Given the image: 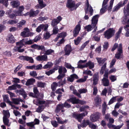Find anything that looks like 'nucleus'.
<instances>
[{"instance_id": "59", "label": "nucleus", "mask_w": 129, "mask_h": 129, "mask_svg": "<svg viewBox=\"0 0 129 129\" xmlns=\"http://www.w3.org/2000/svg\"><path fill=\"white\" fill-rule=\"evenodd\" d=\"M83 74L88 75L90 76H92V74L91 73V72L90 70L84 71L83 72Z\"/></svg>"}, {"instance_id": "38", "label": "nucleus", "mask_w": 129, "mask_h": 129, "mask_svg": "<svg viewBox=\"0 0 129 129\" xmlns=\"http://www.w3.org/2000/svg\"><path fill=\"white\" fill-rule=\"evenodd\" d=\"M96 59L97 60L98 63L100 64L103 63L106 60V59L105 58L102 59L101 58L98 57H96Z\"/></svg>"}, {"instance_id": "36", "label": "nucleus", "mask_w": 129, "mask_h": 129, "mask_svg": "<svg viewBox=\"0 0 129 129\" xmlns=\"http://www.w3.org/2000/svg\"><path fill=\"white\" fill-rule=\"evenodd\" d=\"M4 101L5 102L11 103V102L9 98L8 95H3Z\"/></svg>"}, {"instance_id": "29", "label": "nucleus", "mask_w": 129, "mask_h": 129, "mask_svg": "<svg viewBox=\"0 0 129 129\" xmlns=\"http://www.w3.org/2000/svg\"><path fill=\"white\" fill-rule=\"evenodd\" d=\"M35 80L33 78H30L28 80L25 84V85L27 86L33 84L35 82Z\"/></svg>"}, {"instance_id": "9", "label": "nucleus", "mask_w": 129, "mask_h": 129, "mask_svg": "<svg viewBox=\"0 0 129 129\" xmlns=\"http://www.w3.org/2000/svg\"><path fill=\"white\" fill-rule=\"evenodd\" d=\"M48 27V25L47 24H40L36 28V31L38 33L41 31L42 29H43L44 31H46L47 30Z\"/></svg>"}, {"instance_id": "22", "label": "nucleus", "mask_w": 129, "mask_h": 129, "mask_svg": "<svg viewBox=\"0 0 129 129\" xmlns=\"http://www.w3.org/2000/svg\"><path fill=\"white\" fill-rule=\"evenodd\" d=\"M78 78V76L76 74H74L70 75V77L67 78V81L71 82H73L75 78L77 79Z\"/></svg>"}, {"instance_id": "56", "label": "nucleus", "mask_w": 129, "mask_h": 129, "mask_svg": "<svg viewBox=\"0 0 129 129\" xmlns=\"http://www.w3.org/2000/svg\"><path fill=\"white\" fill-rule=\"evenodd\" d=\"M51 35L50 33L46 32V33L44 34V38L45 39H46L49 38L50 36Z\"/></svg>"}, {"instance_id": "11", "label": "nucleus", "mask_w": 129, "mask_h": 129, "mask_svg": "<svg viewBox=\"0 0 129 129\" xmlns=\"http://www.w3.org/2000/svg\"><path fill=\"white\" fill-rule=\"evenodd\" d=\"M62 19V17L59 16L56 18L54 19L52 21L51 25L53 26H54L60 22Z\"/></svg>"}, {"instance_id": "3", "label": "nucleus", "mask_w": 129, "mask_h": 129, "mask_svg": "<svg viewBox=\"0 0 129 129\" xmlns=\"http://www.w3.org/2000/svg\"><path fill=\"white\" fill-rule=\"evenodd\" d=\"M101 114L99 112H96L91 115L90 117V120L92 122L97 121L99 118Z\"/></svg>"}, {"instance_id": "44", "label": "nucleus", "mask_w": 129, "mask_h": 129, "mask_svg": "<svg viewBox=\"0 0 129 129\" xmlns=\"http://www.w3.org/2000/svg\"><path fill=\"white\" fill-rule=\"evenodd\" d=\"M123 28V27L122 26L119 29L117 33L116 34V37L117 38H119L120 36V34Z\"/></svg>"}, {"instance_id": "1", "label": "nucleus", "mask_w": 129, "mask_h": 129, "mask_svg": "<svg viewBox=\"0 0 129 129\" xmlns=\"http://www.w3.org/2000/svg\"><path fill=\"white\" fill-rule=\"evenodd\" d=\"M123 12L124 15L123 19V23H127L128 19L127 17L128 16L129 14V4L127 5L126 6L124 7L123 9Z\"/></svg>"}, {"instance_id": "24", "label": "nucleus", "mask_w": 129, "mask_h": 129, "mask_svg": "<svg viewBox=\"0 0 129 129\" xmlns=\"http://www.w3.org/2000/svg\"><path fill=\"white\" fill-rule=\"evenodd\" d=\"M10 4L13 7L16 8L19 6L20 4L18 1H13L11 2Z\"/></svg>"}, {"instance_id": "21", "label": "nucleus", "mask_w": 129, "mask_h": 129, "mask_svg": "<svg viewBox=\"0 0 129 129\" xmlns=\"http://www.w3.org/2000/svg\"><path fill=\"white\" fill-rule=\"evenodd\" d=\"M38 1L39 4L36 6L37 8L42 9L46 6V4L43 3V0H38Z\"/></svg>"}, {"instance_id": "40", "label": "nucleus", "mask_w": 129, "mask_h": 129, "mask_svg": "<svg viewBox=\"0 0 129 129\" xmlns=\"http://www.w3.org/2000/svg\"><path fill=\"white\" fill-rule=\"evenodd\" d=\"M3 113L4 114V116L3 118H9L10 116V114L8 111H3Z\"/></svg>"}, {"instance_id": "51", "label": "nucleus", "mask_w": 129, "mask_h": 129, "mask_svg": "<svg viewBox=\"0 0 129 129\" xmlns=\"http://www.w3.org/2000/svg\"><path fill=\"white\" fill-rule=\"evenodd\" d=\"M18 22V20H10L7 23L11 25H12Z\"/></svg>"}, {"instance_id": "50", "label": "nucleus", "mask_w": 129, "mask_h": 129, "mask_svg": "<svg viewBox=\"0 0 129 129\" xmlns=\"http://www.w3.org/2000/svg\"><path fill=\"white\" fill-rule=\"evenodd\" d=\"M13 113L16 116L20 117L21 116V114L20 112L17 110L14 109Z\"/></svg>"}, {"instance_id": "16", "label": "nucleus", "mask_w": 129, "mask_h": 129, "mask_svg": "<svg viewBox=\"0 0 129 129\" xmlns=\"http://www.w3.org/2000/svg\"><path fill=\"white\" fill-rule=\"evenodd\" d=\"M29 30L27 28H24L23 31L21 33V35L23 37H28L29 36Z\"/></svg>"}, {"instance_id": "7", "label": "nucleus", "mask_w": 129, "mask_h": 129, "mask_svg": "<svg viewBox=\"0 0 129 129\" xmlns=\"http://www.w3.org/2000/svg\"><path fill=\"white\" fill-rule=\"evenodd\" d=\"M19 58L20 60L28 61L31 63H33L34 62L33 59L31 57H29L27 56H24L22 55L20 56Z\"/></svg>"}, {"instance_id": "31", "label": "nucleus", "mask_w": 129, "mask_h": 129, "mask_svg": "<svg viewBox=\"0 0 129 129\" xmlns=\"http://www.w3.org/2000/svg\"><path fill=\"white\" fill-rule=\"evenodd\" d=\"M45 102V101L41 100L39 99H37L36 101H35L34 102V103L37 105L44 104Z\"/></svg>"}, {"instance_id": "60", "label": "nucleus", "mask_w": 129, "mask_h": 129, "mask_svg": "<svg viewBox=\"0 0 129 129\" xmlns=\"http://www.w3.org/2000/svg\"><path fill=\"white\" fill-rule=\"evenodd\" d=\"M44 108V107L43 106H40L36 110V111L38 112H42Z\"/></svg>"}, {"instance_id": "62", "label": "nucleus", "mask_w": 129, "mask_h": 129, "mask_svg": "<svg viewBox=\"0 0 129 129\" xmlns=\"http://www.w3.org/2000/svg\"><path fill=\"white\" fill-rule=\"evenodd\" d=\"M45 83L41 82H38L37 84V86L38 87L43 88L44 87Z\"/></svg>"}, {"instance_id": "5", "label": "nucleus", "mask_w": 129, "mask_h": 129, "mask_svg": "<svg viewBox=\"0 0 129 129\" xmlns=\"http://www.w3.org/2000/svg\"><path fill=\"white\" fill-rule=\"evenodd\" d=\"M85 10L86 14L88 10L89 12L90 13V15H92V13L93 12V10L92 8V7L90 5H89L88 0H86V6L85 8Z\"/></svg>"}, {"instance_id": "57", "label": "nucleus", "mask_w": 129, "mask_h": 129, "mask_svg": "<svg viewBox=\"0 0 129 129\" xmlns=\"http://www.w3.org/2000/svg\"><path fill=\"white\" fill-rule=\"evenodd\" d=\"M42 68V66L41 64H40L37 66L35 65L34 70H40Z\"/></svg>"}, {"instance_id": "25", "label": "nucleus", "mask_w": 129, "mask_h": 129, "mask_svg": "<svg viewBox=\"0 0 129 129\" xmlns=\"http://www.w3.org/2000/svg\"><path fill=\"white\" fill-rule=\"evenodd\" d=\"M78 101L79 99H77L75 97L71 98L67 100V101L71 102L73 104H78Z\"/></svg>"}, {"instance_id": "20", "label": "nucleus", "mask_w": 129, "mask_h": 129, "mask_svg": "<svg viewBox=\"0 0 129 129\" xmlns=\"http://www.w3.org/2000/svg\"><path fill=\"white\" fill-rule=\"evenodd\" d=\"M7 41L9 43L13 44L15 41V39L13 36L12 34L9 35L7 39Z\"/></svg>"}, {"instance_id": "49", "label": "nucleus", "mask_w": 129, "mask_h": 129, "mask_svg": "<svg viewBox=\"0 0 129 129\" xmlns=\"http://www.w3.org/2000/svg\"><path fill=\"white\" fill-rule=\"evenodd\" d=\"M94 27H93V26L90 25H88L85 27V29L87 31H89L92 30L93 28Z\"/></svg>"}, {"instance_id": "6", "label": "nucleus", "mask_w": 129, "mask_h": 129, "mask_svg": "<svg viewBox=\"0 0 129 129\" xmlns=\"http://www.w3.org/2000/svg\"><path fill=\"white\" fill-rule=\"evenodd\" d=\"M108 74L107 72H105L104 75V77L102 79V82L105 86H108L109 85V82L108 79Z\"/></svg>"}, {"instance_id": "8", "label": "nucleus", "mask_w": 129, "mask_h": 129, "mask_svg": "<svg viewBox=\"0 0 129 129\" xmlns=\"http://www.w3.org/2000/svg\"><path fill=\"white\" fill-rule=\"evenodd\" d=\"M87 114V113L86 112L79 114H74L73 115V116L74 117L77 119L79 122H81L83 117Z\"/></svg>"}, {"instance_id": "32", "label": "nucleus", "mask_w": 129, "mask_h": 129, "mask_svg": "<svg viewBox=\"0 0 129 129\" xmlns=\"http://www.w3.org/2000/svg\"><path fill=\"white\" fill-rule=\"evenodd\" d=\"M67 72L66 69L64 67L62 66H60L58 69L59 73L64 74Z\"/></svg>"}, {"instance_id": "58", "label": "nucleus", "mask_w": 129, "mask_h": 129, "mask_svg": "<svg viewBox=\"0 0 129 129\" xmlns=\"http://www.w3.org/2000/svg\"><path fill=\"white\" fill-rule=\"evenodd\" d=\"M73 94L76 95V96H77L78 98H81V95H80L79 93H78L77 92V90L76 89H75L73 91Z\"/></svg>"}, {"instance_id": "34", "label": "nucleus", "mask_w": 129, "mask_h": 129, "mask_svg": "<svg viewBox=\"0 0 129 129\" xmlns=\"http://www.w3.org/2000/svg\"><path fill=\"white\" fill-rule=\"evenodd\" d=\"M86 67H88L90 69L93 68L94 66V63L91 61H89L86 64Z\"/></svg>"}, {"instance_id": "41", "label": "nucleus", "mask_w": 129, "mask_h": 129, "mask_svg": "<svg viewBox=\"0 0 129 129\" xmlns=\"http://www.w3.org/2000/svg\"><path fill=\"white\" fill-rule=\"evenodd\" d=\"M65 66L67 68L71 69L73 72L74 71L75 69L74 68L72 67L70 64L66 62L65 63Z\"/></svg>"}, {"instance_id": "64", "label": "nucleus", "mask_w": 129, "mask_h": 129, "mask_svg": "<svg viewBox=\"0 0 129 129\" xmlns=\"http://www.w3.org/2000/svg\"><path fill=\"white\" fill-rule=\"evenodd\" d=\"M116 97H113L109 101L108 104L110 105L116 101Z\"/></svg>"}, {"instance_id": "18", "label": "nucleus", "mask_w": 129, "mask_h": 129, "mask_svg": "<svg viewBox=\"0 0 129 129\" xmlns=\"http://www.w3.org/2000/svg\"><path fill=\"white\" fill-rule=\"evenodd\" d=\"M108 0H104L102 4V7L100 10V12L101 14L104 13L105 12L107 9V5H106L108 2Z\"/></svg>"}, {"instance_id": "23", "label": "nucleus", "mask_w": 129, "mask_h": 129, "mask_svg": "<svg viewBox=\"0 0 129 129\" xmlns=\"http://www.w3.org/2000/svg\"><path fill=\"white\" fill-rule=\"evenodd\" d=\"M39 12V11L37 10L36 11H34L33 10H31L30 11L29 13H27V14L24 15L25 16H26V15L29 14V16L30 17H34L37 15Z\"/></svg>"}, {"instance_id": "2", "label": "nucleus", "mask_w": 129, "mask_h": 129, "mask_svg": "<svg viewBox=\"0 0 129 129\" xmlns=\"http://www.w3.org/2000/svg\"><path fill=\"white\" fill-rule=\"evenodd\" d=\"M115 32V31L113 28H109L105 32V37L108 39H109L114 35Z\"/></svg>"}, {"instance_id": "61", "label": "nucleus", "mask_w": 129, "mask_h": 129, "mask_svg": "<svg viewBox=\"0 0 129 129\" xmlns=\"http://www.w3.org/2000/svg\"><path fill=\"white\" fill-rule=\"evenodd\" d=\"M55 70L54 69H51L49 71L46 72L45 74L48 76L50 75L55 72Z\"/></svg>"}, {"instance_id": "37", "label": "nucleus", "mask_w": 129, "mask_h": 129, "mask_svg": "<svg viewBox=\"0 0 129 129\" xmlns=\"http://www.w3.org/2000/svg\"><path fill=\"white\" fill-rule=\"evenodd\" d=\"M26 23V21L24 20H22L21 21L17 24L18 28L22 27L23 25H24Z\"/></svg>"}, {"instance_id": "47", "label": "nucleus", "mask_w": 129, "mask_h": 129, "mask_svg": "<svg viewBox=\"0 0 129 129\" xmlns=\"http://www.w3.org/2000/svg\"><path fill=\"white\" fill-rule=\"evenodd\" d=\"M88 78L87 76H84L83 78H81L77 81V82L79 83L83 82H85Z\"/></svg>"}, {"instance_id": "48", "label": "nucleus", "mask_w": 129, "mask_h": 129, "mask_svg": "<svg viewBox=\"0 0 129 129\" xmlns=\"http://www.w3.org/2000/svg\"><path fill=\"white\" fill-rule=\"evenodd\" d=\"M34 92L35 94V96L36 98H38V94H39V91L36 87H35L33 89Z\"/></svg>"}, {"instance_id": "30", "label": "nucleus", "mask_w": 129, "mask_h": 129, "mask_svg": "<svg viewBox=\"0 0 129 129\" xmlns=\"http://www.w3.org/2000/svg\"><path fill=\"white\" fill-rule=\"evenodd\" d=\"M98 76L97 74H95L93 76V84L95 85L98 83Z\"/></svg>"}, {"instance_id": "46", "label": "nucleus", "mask_w": 129, "mask_h": 129, "mask_svg": "<svg viewBox=\"0 0 129 129\" xmlns=\"http://www.w3.org/2000/svg\"><path fill=\"white\" fill-rule=\"evenodd\" d=\"M82 39V38L80 37H77L76 40H74L75 44L76 45H78L81 42Z\"/></svg>"}, {"instance_id": "45", "label": "nucleus", "mask_w": 129, "mask_h": 129, "mask_svg": "<svg viewBox=\"0 0 129 129\" xmlns=\"http://www.w3.org/2000/svg\"><path fill=\"white\" fill-rule=\"evenodd\" d=\"M106 63H105L104 65L101 67L100 72V74H101L102 75L104 73V72L106 68Z\"/></svg>"}, {"instance_id": "26", "label": "nucleus", "mask_w": 129, "mask_h": 129, "mask_svg": "<svg viewBox=\"0 0 129 129\" xmlns=\"http://www.w3.org/2000/svg\"><path fill=\"white\" fill-rule=\"evenodd\" d=\"M123 6V5L122 4V2H120L114 7L113 9V11L115 12L117 11L121 7Z\"/></svg>"}, {"instance_id": "28", "label": "nucleus", "mask_w": 129, "mask_h": 129, "mask_svg": "<svg viewBox=\"0 0 129 129\" xmlns=\"http://www.w3.org/2000/svg\"><path fill=\"white\" fill-rule=\"evenodd\" d=\"M94 101L95 104L96 106H98L101 104V99L99 96H96L94 99Z\"/></svg>"}, {"instance_id": "35", "label": "nucleus", "mask_w": 129, "mask_h": 129, "mask_svg": "<svg viewBox=\"0 0 129 129\" xmlns=\"http://www.w3.org/2000/svg\"><path fill=\"white\" fill-rule=\"evenodd\" d=\"M12 100L13 103L16 104H19L20 102H22L23 101L20 98L12 99Z\"/></svg>"}, {"instance_id": "52", "label": "nucleus", "mask_w": 129, "mask_h": 129, "mask_svg": "<svg viewBox=\"0 0 129 129\" xmlns=\"http://www.w3.org/2000/svg\"><path fill=\"white\" fill-rule=\"evenodd\" d=\"M54 52V51L53 50L49 49L46 51L45 54L46 55H49L51 54L52 53Z\"/></svg>"}, {"instance_id": "13", "label": "nucleus", "mask_w": 129, "mask_h": 129, "mask_svg": "<svg viewBox=\"0 0 129 129\" xmlns=\"http://www.w3.org/2000/svg\"><path fill=\"white\" fill-rule=\"evenodd\" d=\"M81 30V25L80 24L76 25L73 31V36L76 37L78 34Z\"/></svg>"}, {"instance_id": "14", "label": "nucleus", "mask_w": 129, "mask_h": 129, "mask_svg": "<svg viewBox=\"0 0 129 129\" xmlns=\"http://www.w3.org/2000/svg\"><path fill=\"white\" fill-rule=\"evenodd\" d=\"M99 17V15H96L92 18L91 19V25L93 27H95L96 26L98 22Z\"/></svg>"}, {"instance_id": "42", "label": "nucleus", "mask_w": 129, "mask_h": 129, "mask_svg": "<svg viewBox=\"0 0 129 129\" xmlns=\"http://www.w3.org/2000/svg\"><path fill=\"white\" fill-rule=\"evenodd\" d=\"M57 86L58 85L57 83L55 82H53L51 85V88L52 90H55Z\"/></svg>"}, {"instance_id": "4", "label": "nucleus", "mask_w": 129, "mask_h": 129, "mask_svg": "<svg viewBox=\"0 0 129 129\" xmlns=\"http://www.w3.org/2000/svg\"><path fill=\"white\" fill-rule=\"evenodd\" d=\"M67 6L72 11L76 9V8L75 6L74 2L73 0H68L67 2Z\"/></svg>"}, {"instance_id": "17", "label": "nucleus", "mask_w": 129, "mask_h": 129, "mask_svg": "<svg viewBox=\"0 0 129 129\" xmlns=\"http://www.w3.org/2000/svg\"><path fill=\"white\" fill-rule=\"evenodd\" d=\"M15 92L17 94H19L21 95L25 99L26 96V93L23 89L21 88L19 90H17L15 91Z\"/></svg>"}, {"instance_id": "63", "label": "nucleus", "mask_w": 129, "mask_h": 129, "mask_svg": "<svg viewBox=\"0 0 129 129\" xmlns=\"http://www.w3.org/2000/svg\"><path fill=\"white\" fill-rule=\"evenodd\" d=\"M8 89V90H10L16 89V88L15 84H14L12 86H9Z\"/></svg>"}, {"instance_id": "39", "label": "nucleus", "mask_w": 129, "mask_h": 129, "mask_svg": "<svg viewBox=\"0 0 129 129\" xmlns=\"http://www.w3.org/2000/svg\"><path fill=\"white\" fill-rule=\"evenodd\" d=\"M8 118H3V121L5 125L9 126L11 124L9 122V120Z\"/></svg>"}, {"instance_id": "43", "label": "nucleus", "mask_w": 129, "mask_h": 129, "mask_svg": "<svg viewBox=\"0 0 129 129\" xmlns=\"http://www.w3.org/2000/svg\"><path fill=\"white\" fill-rule=\"evenodd\" d=\"M89 41H87L84 43L81 46L79 50L80 51L83 50L89 43Z\"/></svg>"}, {"instance_id": "55", "label": "nucleus", "mask_w": 129, "mask_h": 129, "mask_svg": "<svg viewBox=\"0 0 129 129\" xmlns=\"http://www.w3.org/2000/svg\"><path fill=\"white\" fill-rule=\"evenodd\" d=\"M114 1V0H111L110 1L109 6L108 9V10L109 11H110L112 9Z\"/></svg>"}, {"instance_id": "53", "label": "nucleus", "mask_w": 129, "mask_h": 129, "mask_svg": "<svg viewBox=\"0 0 129 129\" xmlns=\"http://www.w3.org/2000/svg\"><path fill=\"white\" fill-rule=\"evenodd\" d=\"M78 92L80 94L82 93H85L87 92V90L85 88L80 89L78 90Z\"/></svg>"}, {"instance_id": "15", "label": "nucleus", "mask_w": 129, "mask_h": 129, "mask_svg": "<svg viewBox=\"0 0 129 129\" xmlns=\"http://www.w3.org/2000/svg\"><path fill=\"white\" fill-rule=\"evenodd\" d=\"M64 50L65 55L68 56L69 55L72 51L71 46L69 45H66L64 48Z\"/></svg>"}, {"instance_id": "12", "label": "nucleus", "mask_w": 129, "mask_h": 129, "mask_svg": "<svg viewBox=\"0 0 129 129\" xmlns=\"http://www.w3.org/2000/svg\"><path fill=\"white\" fill-rule=\"evenodd\" d=\"M24 41V39H23L19 42H17L16 43V45L18 46H19V47H18V51L19 52H22L24 51V49H21V48L22 46L24 45V42H23Z\"/></svg>"}, {"instance_id": "10", "label": "nucleus", "mask_w": 129, "mask_h": 129, "mask_svg": "<svg viewBox=\"0 0 129 129\" xmlns=\"http://www.w3.org/2000/svg\"><path fill=\"white\" fill-rule=\"evenodd\" d=\"M122 45L121 44H120L118 47V48L117 52L115 54V57L117 59H119L121 57V53H122Z\"/></svg>"}, {"instance_id": "33", "label": "nucleus", "mask_w": 129, "mask_h": 129, "mask_svg": "<svg viewBox=\"0 0 129 129\" xmlns=\"http://www.w3.org/2000/svg\"><path fill=\"white\" fill-rule=\"evenodd\" d=\"M63 108V104H58L57 106L55 111L57 113L60 110Z\"/></svg>"}, {"instance_id": "54", "label": "nucleus", "mask_w": 129, "mask_h": 129, "mask_svg": "<svg viewBox=\"0 0 129 129\" xmlns=\"http://www.w3.org/2000/svg\"><path fill=\"white\" fill-rule=\"evenodd\" d=\"M106 110V105L105 104H104L102 106V113L103 115H105Z\"/></svg>"}, {"instance_id": "27", "label": "nucleus", "mask_w": 129, "mask_h": 129, "mask_svg": "<svg viewBox=\"0 0 129 129\" xmlns=\"http://www.w3.org/2000/svg\"><path fill=\"white\" fill-rule=\"evenodd\" d=\"M123 6V5L122 4V2H120L114 7L113 9V11L115 12L117 11L121 7Z\"/></svg>"}, {"instance_id": "19", "label": "nucleus", "mask_w": 129, "mask_h": 129, "mask_svg": "<svg viewBox=\"0 0 129 129\" xmlns=\"http://www.w3.org/2000/svg\"><path fill=\"white\" fill-rule=\"evenodd\" d=\"M36 59L38 61H45L47 60V56L45 54L41 56H38L36 57Z\"/></svg>"}]
</instances>
